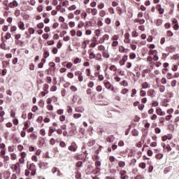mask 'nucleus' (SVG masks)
Returning a JSON list of instances; mask_svg holds the SVG:
<instances>
[{
	"label": "nucleus",
	"instance_id": "nucleus-14",
	"mask_svg": "<svg viewBox=\"0 0 179 179\" xmlns=\"http://www.w3.org/2000/svg\"><path fill=\"white\" fill-rule=\"evenodd\" d=\"M55 132V130L52 127H49V131H48V135L49 136H52V134Z\"/></svg>",
	"mask_w": 179,
	"mask_h": 179
},
{
	"label": "nucleus",
	"instance_id": "nucleus-55",
	"mask_svg": "<svg viewBox=\"0 0 179 179\" xmlns=\"http://www.w3.org/2000/svg\"><path fill=\"white\" fill-rule=\"evenodd\" d=\"M152 107H157V106H159V102L154 101L152 103Z\"/></svg>",
	"mask_w": 179,
	"mask_h": 179
},
{
	"label": "nucleus",
	"instance_id": "nucleus-29",
	"mask_svg": "<svg viewBox=\"0 0 179 179\" xmlns=\"http://www.w3.org/2000/svg\"><path fill=\"white\" fill-rule=\"evenodd\" d=\"M102 55H103V58H110V54H108L106 52H103L102 53Z\"/></svg>",
	"mask_w": 179,
	"mask_h": 179
},
{
	"label": "nucleus",
	"instance_id": "nucleus-26",
	"mask_svg": "<svg viewBox=\"0 0 179 179\" xmlns=\"http://www.w3.org/2000/svg\"><path fill=\"white\" fill-rule=\"evenodd\" d=\"M97 26L99 27H101V26H103V22L101 21V18H98Z\"/></svg>",
	"mask_w": 179,
	"mask_h": 179
},
{
	"label": "nucleus",
	"instance_id": "nucleus-47",
	"mask_svg": "<svg viewBox=\"0 0 179 179\" xmlns=\"http://www.w3.org/2000/svg\"><path fill=\"white\" fill-rule=\"evenodd\" d=\"M17 30V27L16 26H13L10 28V31L11 33H14V31H16Z\"/></svg>",
	"mask_w": 179,
	"mask_h": 179
},
{
	"label": "nucleus",
	"instance_id": "nucleus-5",
	"mask_svg": "<svg viewBox=\"0 0 179 179\" xmlns=\"http://www.w3.org/2000/svg\"><path fill=\"white\" fill-rule=\"evenodd\" d=\"M17 6H19V3H17V1L16 0H14L13 2H10L9 3L10 8H16Z\"/></svg>",
	"mask_w": 179,
	"mask_h": 179
},
{
	"label": "nucleus",
	"instance_id": "nucleus-16",
	"mask_svg": "<svg viewBox=\"0 0 179 179\" xmlns=\"http://www.w3.org/2000/svg\"><path fill=\"white\" fill-rule=\"evenodd\" d=\"M0 47H1V48H2V50H10V48L9 46L6 47V44H5V43H1L0 45Z\"/></svg>",
	"mask_w": 179,
	"mask_h": 179
},
{
	"label": "nucleus",
	"instance_id": "nucleus-32",
	"mask_svg": "<svg viewBox=\"0 0 179 179\" xmlns=\"http://www.w3.org/2000/svg\"><path fill=\"white\" fill-rule=\"evenodd\" d=\"M98 50L99 51H104L106 50V47H104V45H99Z\"/></svg>",
	"mask_w": 179,
	"mask_h": 179
},
{
	"label": "nucleus",
	"instance_id": "nucleus-56",
	"mask_svg": "<svg viewBox=\"0 0 179 179\" xmlns=\"http://www.w3.org/2000/svg\"><path fill=\"white\" fill-rule=\"evenodd\" d=\"M9 64V62H6V61H3L2 62V65H3V68H6V66H8V64Z\"/></svg>",
	"mask_w": 179,
	"mask_h": 179
},
{
	"label": "nucleus",
	"instance_id": "nucleus-8",
	"mask_svg": "<svg viewBox=\"0 0 179 179\" xmlns=\"http://www.w3.org/2000/svg\"><path fill=\"white\" fill-rule=\"evenodd\" d=\"M127 58H128V56H124L122 60L120 61V64L121 66H122V65H125V62H127Z\"/></svg>",
	"mask_w": 179,
	"mask_h": 179
},
{
	"label": "nucleus",
	"instance_id": "nucleus-52",
	"mask_svg": "<svg viewBox=\"0 0 179 179\" xmlns=\"http://www.w3.org/2000/svg\"><path fill=\"white\" fill-rule=\"evenodd\" d=\"M82 48H86L87 47V43H86V41H83L81 45Z\"/></svg>",
	"mask_w": 179,
	"mask_h": 179
},
{
	"label": "nucleus",
	"instance_id": "nucleus-17",
	"mask_svg": "<svg viewBox=\"0 0 179 179\" xmlns=\"http://www.w3.org/2000/svg\"><path fill=\"white\" fill-rule=\"evenodd\" d=\"M142 89H150V85L148 83H144L142 84Z\"/></svg>",
	"mask_w": 179,
	"mask_h": 179
},
{
	"label": "nucleus",
	"instance_id": "nucleus-11",
	"mask_svg": "<svg viewBox=\"0 0 179 179\" xmlns=\"http://www.w3.org/2000/svg\"><path fill=\"white\" fill-rule=\"evenodd\" d=\"M157 8L160 15H163V13H164V8H162V5H158Z\"/></svg>",
	"mask_w": 179,
	"mask_h": 179
},
{
	"label": "nucleus",
	"instance_id": "nucleus-22",
	"mask_svg": "<svg viewBox=\"0 0 179 179\" xmlns=\"http://www.w3.org/2000/svg\"><path fill=\"white\" fill-rule=\"evenodd\" d=\"M159 89L161 93H164L166 90V87H164V85H160Z\"/></svg>",
	"mask_w": 179,
	"mask_h": 179
},
{
	"label": "nucleus",
	"instance_id": "nucleus-34",
	"mask_svg": "<svg viewBox=\"0 0 179 179\" xmlns=\"http://www.w3.org/2000/svg\"><path fill=\"white\" fill-rule=\"evenodd\" d=\"M47 108L49 111H52V110H54V106L52 104H48Z\"/></svg>",
	"mask_w": 179,
	"mask_h": 179
},
{
	"label": "nucleus",
	"instance_id": "nucleus-40",
	"mask_svg": "<svg viewBox=\"0 0 179 179\" xmlns=\"http://www.w3.org/2000/svg\"><path fill=\"white\" fill-rule=\"evenodd\" d=\"M130 59H135L136 58V54L135 53H131L129 55Z\"/></svg>",
	"mask_w": 179,
	"mask_h": 179
},
{
	"label": "nucleus",
	"instance_id": "nucleus-10",
	"mask_svg": "<svg viewBox=\"0 0 179 179\" xmlns=\"http://www.w3.org/2000/svg\"><path fill=\"white\" fill-rule=\"evenodd\" d=\"M120 178L121 179L127 178V172L125 171H120Z\"/></svg>",
	"mask_w": 179,
	"mask_h": 179
},
{
	"label": "nucleus",
	"instance_id": "nucleus-20",
	"mask_svg": "<svg viewBox=\"0 0 179 179\" xmlns=\"http://www.w3.org/2000/svg\"><path fill=\"white\" fill-rule=\"evenodd\" d=\"M118 166H119V167H121L122 169L125 167V162H124V161L119 162Z\"/></svg>",
	"mask_w": 179,
	"mask_h": 179
},
{
	"label": "nucleus",
	"instance_id": "nucleus-7",
	"mask_svg": "<svg viewBox=\"0 0 179 179\" xmlns=\"http://www.w3.org/2000/svg\"><path fill=\"white\" fill-rule=\"evenodd\" d=\"M134 23H138L139 24H143L145 23V19L136 18L134 20Z\"/></svg>",
	"mask_w": 179,
	"mask_h": 179
},
{
	"label": "nucleus",
	"instance_id": "nucleus-62",
	"mask_svg": "<svg viewBox=\"0 0 179 179\" xmlns=\"http://www.w3.org/2000/svg\"><path fill=\"white\" fill-rule=\"evenodd\" d=\"M29 69L30 71H34V64H29Z\"/></svg>",
	"mask_w": 179,
	"mask_h": 179
},
{
	"label": "nucleus",
	"instance_id": "nucleus-24",
	"mask_svg": "<svg viewBox=\"0 0 179 179\" xmlns=\"http://www.w3.org/2000/svg\"><path fill=\"white\" fill-rule=\"evenodd\" d=\"M156 159H158V160H162V159H163V154L162 153L157 154Z\"/></svg>",
	"mask_w": 179,
	"mask_h": 179
},
{
	"label": "nucleus",
	"instance_id": "nucleus-13",
	"mask_svg": "<svg viewBox=\"0 0 179 179\" xmlns=\"http://www.w3.org/2000/svg\"><path fill=\"white\" fill-rule=\"evenodd\" d=\"M148 95L150 97H155V90H149L148 91Z\"/></svg>",
	"mask_w": 179,
	"mask_h": 179
},
{
	"label": "nucleus",
	"instance_id": "nucleus-1",
	"mask_svg": "<svg viewBox=\"0 0 179 179\" xmlns=\"http://www.w3.org/2000/svg\"><path fill=\"white\" fill-rule=\"evenodd\" d=\"M11 170H13V173H20V165L19 163H16L15 164H13L10 166Z\"/></svg>",
	"mask_w": 179,
	"mask_h": 179
},
{
	"label": "nucleus",
	"instance_id": "nucleus-60",
	"mask_svg": "<svg viewBox=\"0 0 179 179\" xmlns=\"http://www.w3.org/2000/svg\"><path fill=\"white\" fill-rule=\"evenodd\" d=\"M43 7L41 6V5H40L39 6H38V8H37V10H38V12H43Z\"/></svg>",
	"mask_w": 179,
	"mask_h": 179
},
{
	"label": "nucleus",
	"instance_id": "nucleus-44",
	"mask_svg": "<svg viewBox=\"0 0 179 179\" xmlns=\"http://www.w3.org/2000/svg\"><path fill=\"white\" fill-rule=\"evenodd\" d=\"M108 12L109 13H110V15H114V13H115L113 7H110L108 8Z\"/></svg>",
	"mask_w": 179,
	"mask_h": 179
},
{
	"label": "nucleus",
	"instance_id": "nucleus-18",
	"mask_svg": "<svg viewBox=\"0 0 179 179\" xmlns=\"http://www.w3.org/2000/svg\"><path fill=\"white\" fill-rule=\"evenodd\" d=\"M149 55H156L157 54V50H150L148 52Z\"/></svg>",
	"mask_w": 179,
	"mask_h": 179
},
{
	"label": "nucleus",
	"instance_id": "nucleus-15",
	"mask_svg": "<svg viewBox=\"0 0 179 179\" xmlns=\"http://www.w3.org/2000/svg\"><path fill=\"white\" fill-rule=\"evenodd\" d=\"M82 62V59L77 57L73 60V64L77 65V64H80Z\"/></svg>",
	"mask_w": 179,
	"mask_h": 179
},
{
	"label": "nucleus",
	"instance_id": "nucleus-51",
	"mask_svg": "<svg viewBox=\"0 0 179 179\" xmlns=\"http://www.w3.org/2000/svg\"><path fill=\"white\" fill-rule=\"evenodd\" d=\"M40 134H41V135H42V136H45V129H41L40 130Z\"/></svg>",
	"mask_w": 179,
	"mask_h": 179
},
{
	"label": "nucleus",
	"instance_id": "nucleus-28",
	"mask_svg": "<svg viewBox=\"0 0 179 179\" xmlns=\"http://www.w3.org/2000/svg\"><path fill=\"white\" fill-rule=\"evenodd\" d=\"M50 89V85L48 84L44 85V92H47L48 93V90Z\"/></svg>",
	"mask_w": 179,
	"mask_h": 179
},
{
	"label": "nucleus",
	"instance_id": "nucleus-64",
	"mask_svg": "<svg viewBox=\"0 0 179 179\" xmlns=\"http://www.w3.org/2000/svg\"><path fill=\"white\" fill-rule=\"evenodd\" d=\"M138 36H139V34H138V32H136V31L132 32L133 37H138Z\"/></svg>",
	"mask_w": 179,
	"mask_h": 179
},
{
	"label": "nucleus",
	"instance_id": "nucleus-33",
	"mask_svg": "<svg viewBox=\"0 0 179 179\" xmlns=\"http://www.w3.org/2000/svg\"><path fill=\"white\" fill-rule=\"evenodd\" d=\"M54 97H50V98H48L47 100H46V103L48 104H51V103H52V100H54Z\"/></svg>",
	"mask_w": 179,
	"mask_h": 179
},
{
	"label": "nucleus",
	"instance_id": "nucleus-63",
	"mask_svg": "<svg viewBox=\"0 0 179 179\" xmlns=\"http://www.w3.org/2000/svg\"><path fill=\"white\" fill-rule=\"evenodd\" d=\"M76 9V6L75 5H73L69 8V10H75Z\"/></svg>",
	"mask_w": 179,
	"mask_h": 179
},
{
	"label": "nucleus",
	"instance_id": "nucleus-61",
	"mask_svg": "<svg viewBox=\"0 0 179 179\" xmlns=\"http://www.w3.org/2000/svg\"><path fill=\"white\" fill-rule=\"evenodd\" d=\"M50 145H55V138H51V139L50 140Z\"/></svg>",
	"mask_w": 179,
	"mask_h": 179
},
{
	"label": "nucleus",
	"instance_id": "nucleus-12",
	"mask_svg": "<svg viewBox=\"0 0 179 179\" xmlns=\"http://www.w3.org/2000/svg\"><path fill=\"white\" fill-rule=\"evenodd\" d=\"M18 27L20 30H25L26 28H24V23L23 22H20L18 23Z\"/></svg>",
	"mask_w": 179,
	"mask_h": 179
},
{
	"label": "nucleus",
	"instance_id": "nucleus-19",
	"mask_svg": "<svg viewBox=\"0 0 179 179\" xmlns=\"http://www.w3.org/2000/svg\"><path fill=\"white\" fill-rule=\"evenodd\" d=\"M48 166V163H44V162H41V164H39V167L40 169H44V167H47Z\"/></svg>",
	"mask_w": 179,
	"mask_h": 179
},
{
	"label": "nucleus",
	"instance_id": "nucleus-57",
	"mask_svg": "<svg viewBox=\"0 0 179 179\" xmlns=\"http://www.w3.org/2000/svg\"><path fill=\"white\" fill-rule=\"evenodd\" d=\"M156 113H157V115H160V113H162V108L157 107V108H156Z\"/></svg>",
	"mask_w": 179,
	"mask_h": 179
},
{
	"label": "nucleus",
	"instance_id": "nucleus-23",
	"mask_svg": "<svg viewBox=\"0 0 179 179\" xmlns=\"http://www.w3.org/2000/svg\"><path fill=\"white\" fill-rule=\"evenodd\" d=\"M30 170H31V171H34V173H36V165L34 164H30Z\"/></svg>",
	"mask_w": 179,
	"mask_h": 179
},
{
	"label": "nucleus",
	"instance_id": "nucleus-48",
	"mask_svg": "<svg viewBox=\"0 0 179 179\" xmlns=\"http://www.w3.org/2000/svg\"><path fill=\"white\" fill-rule=\"evenodd\" d=\"M109 160H110V163H114V162H115V157L114 156H110Z\"/></svg>",
	"mask_w": 179,
	"mask_h": 179
},
{
	"label": "nucleus",
	"instance_id": "nucleus-59",
	"mask_svg": "<svg viewBox=\"0 0 179 179\" xmlns=\"http://www.w3.org/2000/svg\"><path fill=\"white\" fill-rule=\"evenodd\" d=\"M117 45H118V41H113L112 43V47H117Z\"/></svg>",
	"mask_w": 179,
	"mask_h": 179
},
{
	"label": "nucleus",
	"instance_id": "nucleus-35",
	"mask_svg": "<svg viewBox=\"0 0 179 179\" xmlns=\"http://www.w3.org/2000/svg\"><path fill=\"white\" fill-rule=\"evenodd\" d=\"M109 69L110 71H113V72H115V71H117V66H115V65H111Z\"/></svg>",
	"mask_w": 179,
	"mask_h": 179
},
{
	"label": "nucleus",
	"instance_id": "nucleus-43",
	"mask_svg": "<svg viewBox=\"0 0 179 179\" xmlns=\"http://www.w3.org/2000/svg\"><path fill=\"white\" fill-rule=\"evenodd\" d=\"M82 117V115L80 113H76L73 115V118L78 119Z\"/></svg>",
	"mask_w": 179,
	"mask_h": 179
},
{
	"label": "nucleus",
	"instance_id": "nucleus-46",
	"mask_svg": "<svg viewBox=\"0 0 179 179\" xmlns=\"http://www.w3.org/2000/svg\"><path fill=\"white\" fill-rule=\"evenodd\" d=\"M67 77L69 78V79H73V73H71V72L68 73Z\"/></svg>",
	"mask_w": 179,
	"mask_h": 179
},
{
	"label": "nucleus",
	"instance_id": "nucleus-27",
	"mask_svg": "<svg viewBox=\"0 0 179 179\" xmlns=\"http://www.w3.org/2000/svg\"><path fill=\"white\" fill-rule=\"evenodd\" d=\"M99 16H101V17H104V16H106V10H101L99 12Z\"/></svg>",
	"mask_w": 179,
	"mask_h": 179
},
{
	"label": "nucleus",
	"instance_id": "nucleus-30",
	"mask_svg": "<svg viewBox=\"0 0 179 179\" xmlns=\"http://www.w3.org/2000/svg\"><path fill=\"white\" fill-rule=\"evenodd\" d=\"M105 23L106 24H111V19H110V17H106L105 19Z\"/></svg>",
	"mask_w": 179,
	"mask_h": 179
},
{
	"label": "nucleus",
	"instance_id": "nucleus-4",
	"mask_svg": "<svg viewBox=\"0 0 179 179\" xmlns=\"http://www.w3.org/2000/svg\"><path fill=\"white\" fill-rule=\"evenodd\" d=\"M129 37H130L129 33L127 32L124 34V43H125L126 44H129V43H131V39L129 38Z\"/></svg>",
	"mask_w": 179,
	"mask_h": 179
},
{
	"label": "nucleus",
	"instance_id": "nucleus-2",
	"mask_svg": "<svg viewBox=\"0 0 179 179\" xmlns=\"http://www.w3.org/2000/svg\"><path fill=\"white\" fill-rule=\"evenodd\" d=\"M68 149L69 150H70V152H76V150H78V145H76V143H71V145L69 146Z\"/></svg>",
	"mask_w": 179,
	"mask_h": 179
},
{
	"label": "nucleus",
	"instance_id": "nucleus-58",
	"mask_svg": "<svg viewBox=\"0 0 179 179\" xmlns=\"http://www.w3.org/2000/svg\"><path fill=\"white\" fill-rule=\"evenodd\" d=\"M57 113L59 115H62V114H64V109H59L57 111Z\"/></svg>",
	"mask_w": 179,
	"mask_h": 179
},
{
	"label": "nucleus",
	"instance_id": "nucleus-49",
	"mask_svg": "<svg viewBox=\"0 0 179 179\" xmlns=\"http://www.w3.org/2000/svg\"><path fill=\"white\" fill-rule=\"evenodd\" d=\"M166 36H167L168 37H173V32H172L171 31H167V32H166Z\"/></svg>",
	"mask_w": 179,
	"mask_h": 179
},
{
	"label": "nucleus",
	"instance_id": "nucleus-6",
	"mask_svg": "<svg viewBox=\"0 0 179 179\" xmlns=\"http://www.w3.org/2000/svg\"><path fill=\"white\" fill-rule=\"evenodd\" d=\"M76 113H83L85 111V108L83 106H78L75 109Z\"/></svg>",
	"mask_w": 179,
	"mask_h": 179
},
{
	"label": "nucleus",
	"instance_id": "nucleus-9",
	"mask_svg": "<svg viewBox=\"0 0 179 179\" xmlns=\"http://www.w3.org/2000/svg\"><path fill=\"white\" fill-rule=\"evenodd\" d=\"M115 139V138L114 137V136H109L106 138V142H108L109 143H111L114 142Z\"/></svg>",
	"mask_w": 179,
	"mask_h": 179
},
{
	"label": "nucleus",
	"instance_id": "nucleus-31",
	"mask_svg": "<svg viewBox=\"0 0 179 179\" xmlns=\"http://www.w3.org/2000/svg\"><path fill=\"white\" fill-rule=\"evenodd\" d=\"M133 136H138L139 135V131L138 130L134 129L132 131Z\"/></svg>",
	"mask_w": 179,
	"mask_h": 179
},
{
	"label": "nucleus",
	"instance_id": "nucleus-41",
	"mask_svg": "<svg viewBox=\"0 0 179 179\" xmlns=\"http://www.w3.org/2000/svg\"><path fill=\"white\" fill-rule=\"evenodd\" d=\"M119 51H120V52H125V48L122 45L120 46Z\"/></svg>",
	"mask_w": 179,
	"mask_h": 179
},
{
	"label": "nucleus",
	"instance_id": "nucleus-39",
	"mask_svg": "<svg viewBox=\"0 0 179 179\" xmlns=\"http://www.w3.org/2000/svg\"><path fill=\"white\" fill-rule=\"evenodd\" d=\"M119 38H120V36H118V35H114L112 37L113 41H117V40H118Z\"/></svg>",
	"mask_w": 179,
	"mask_h": 179
},
{
	"label": "nucleus",
	"instance_id": "nucleus-50",
	"mask_svg": "<svg viewBox=\"0 0 179 179\" xmlns=\"http://www.w3.org/2000/svg\"><path fill=\"white\" fill-rule=\"evenodd\" d=\"M36 30L34 29V28H29V34H34Z\"/></svg>",
	"mask_w": 179,
	"mask_h": 179
},
{
	"label": "nucleus",
	"instance_id": "nucleus-37",
	"mask_svg": "<svg viewBox=\"0 0 179 179\" xmlns=\"http://www.w3.org/2000/svg\"><path fill=\"white\" fill-rule=\"evenodd\" d=\"M38 106L40 107H44V100L40 99V101H38Z\"/></svg>",
	"mask_w": 179,
	"mask_h": 179
},
{
	"label": "nucleus",
	"instance_id": "nucleus-45",
	"mask_svg": "<svg viewBox=\"0 0 179 179\" xmlns=\"http://www.w3.org/2000/svg\"><path fill=\"white\" fill-rule=\"evenodd\" d=\"M70 90H71V92H78V88H76V87L72 85L70 87Z\"/></svg>",
	"mask_w": 179,
	"mask_h": 179
},
{
	"label": "nucleus",
	"instance_id": "nucleus-36",
	"mask_svg": "<svg viewBox=\"0 0 179 179\" xmlns=\"http://www.w3.org/2000/svg\"><path fill=\"white\" fill-rule=\"evenodd\" d=\"M38 29H44V23L40 22L37 24Z\"/></svg>",
	"mask_w": 179,
	"mask_h": 179
},
{
	"label": "nucleus",
	"instance_id": "nucleus-38",
	"mask_svg": "<svg viewBox=\"0 0 179 179\" xmlns=\"http://www.w3.org/2000/svg\"><path fill=\"white\" fill-rule=\"evenodd\" d=\"M102 38H103L105 41H108V38H110V36H108V34H105L102 36Z\"/></svg>",
	"mask_w": 179,
	"mask_h": 179
},
{
	"label": "nucleus",
	"instance_id": "nucleus-3",
	"mask_svg": "<svg viewBox=\"0 0 179 179\" xmlns=\"http://www.w3.org/2000/svg\"><path fill=\"white\" fill-rule=\"evenodd\" d=\"M104 85L105 87L108 90H114V87H113V85H111V83L107 80H105L103 81Z\"/></svg>",
	"mask_w": 179,
	"mask_h": 179
},
{
	"label": "nucleus",
	"instance_id": "nucleus-25",
	"mask_svg": "<svg viewBox=\"0 0 179 179\" xmlns=\"http://www.w3.org/2000/svg\"><path fill=\"white\" fill-rule=\"evenodd\" d=\"M44 58H48L50 57V52L48 50H45L43 53Z\"/></svg>",
	"mask_w": 179,
	"mask_h": 179
},
{
	"label": "nucleus",
	"instance_id": "nucleus-21",
	"mask_svg": "<svg viewBox=\"0 0 179 179\" xmlns=\"http://www.w3.org/2000/svg\"><path fill=\"white\" fill-rule=\"evenodd\" d=\"M97 13H98V11H97V9H96V8H92L91 10V13H92V16H96V15H97Z\"/></svg>",
	"mask_w": 179,
	"mask_h": 179
},
{
	"label": "nucleus",
	"instance_id": "nucleus-53",
	"mask_svg": "<svg viewBox=\"0 0 179 179\" xmlns=\"http://www.w3.org/2000/svg\"><path fill=\"white\" fill-rule=\"evenodd\" d=\"M65 146H66V144L65 143V142H64V141H60V143H59V147H60V148H65Z\"/></svg>",
	"mask_w": 179,
	"mask_h": 179
},
{
	"label": "nucleus",
	"instance_id": "nucleus-42",
	"mask_svg": "<svg viewBox=\"0 0 179 179\" xmlns=\"http://www.w3.org/2000/svg\"><path fill=\"white\" fill-rule=\"evenodd\" d=\"M96 58V54L91 52L90 54V59H94Z\"/></svg>",
	"mask_w": 179,
	"mask_h": 179
},
{
	"label": "nucleus",
	"instance_id": "nucleus-54",
	"mask_svg": "<svg viewBox=\"0 0 179 179\" xmlns=\"http://www.w3.org/2000/svg\"><path fill=\"white\" fill-rule=\"evenodd\" d=\"M82 166H83V162H82L81 161L77 162L76 167L80 168L82 167Z\"/></svg>",
	"mask_w": 179,
	"mask_h": 179
}]
</instances>
